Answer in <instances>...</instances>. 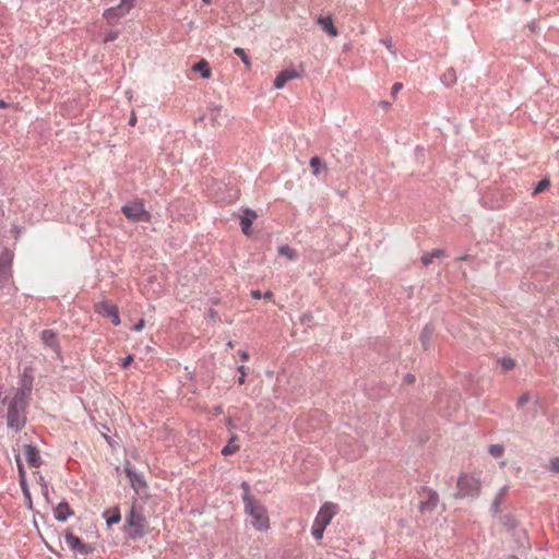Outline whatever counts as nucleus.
<instances>
[{
    "instance_id": "obj_1",
    "label": "nucleus",
    "mask_w": 559,
    "mask_h": 559,
    "mask_svg": "<svg viewBox=\"0 0 559 559\" xmlns=\"http://www.w3.org/2000/svg\"><path fill=\"white\" fill-rule=\"evenodd\" d=\"M33 389V379L23 374L20 388L8 402L7 425L9 428L21 431L26 425L28 399Z\"/></svg>"
},
{
    "instance_id": "obj_8",
    "label": "nucleus",
    "mask_w": 559,
    "mask_h": 559,
    "mask_svg": "<svg viewBox=\"0 0 559 559\" xmlns=\"http://www.w3.org/2000/svg\"><path fill=\"white\" fill-rule=\"evenodd\" d=\"M418 495L423 498L418 504L419 512L425 513L436 510L439 503V495L435 489L421 486L418 490Z\"/></svg>"
},
{
    "instance_id": "obj_52",
    "label": "nucleus",
    "mask_w": 559,
    "mask_h": 559,
    "mask_svg": "<svg viewBox=\"0 0 559 559\" xmlns=\"http://www.w3.org/2000/svg\"><path fill=\"white\" fill-rule=\"evenodd\" d=\"M264 298H271L273 296V293L271 290H267L265 292L263 295H262Z\"/></svg>"
},
{
    "instance_id": "obj_9",
    "label": "nucleus",
    "mask_w": 559,
    "mask_h": 559,
    "mask_svg": "<svg viewBox=\"0 0 559 559\" xmlns=\"http://www.w3.org/2000/svg\"><path fill=\"white\" fill-rule=\"evenodd\" d=\"M94 310L96 313L105 318H108L115 326L119 325L121 322L118 307L114 304L108 302L107 300H102L95 304Z\"/></svg>"
},
{
    "instance_id": "obj_35",
    "label": "nucleus",
    "mask_w": 559,
    "mask_h": 559,
    "mask_svg": "<svg viewBox=\"0 0 559 559\" xmlns=\"http://www.w3.org/2000/svg\"><path fill=\"white\" fill-rule=\"evenodd\" d=\"M549 468L555 473H559V457H554L550 460Z\"/></svg>"
},
{
    "instance_id": "obj_19",
    "label": "nucleus",
    "mask_w": 559,
    "mask_h": 559,
    "mask_svg": "<svg viewBox=\"0 0 559 559\" xmlns=\"http://www.w3.org/2000/svg\"><path fill=\"white\" fill-rule=\"evenodd\" d=\"M433 333H435V328L431 324H426L424 326L423 331L420 332L419 341L425 350H428V348L430 346V341L433 336Z\"/></svg>"
},
{
    "instance_id": "obj_34",
    "label": "nucleus",
    "mask_w": 559,
    "mask_h": 559,
    "mask_svg": "<svg viewBox=\"0 0 559 559\" xmlns=\"http://www.w3.org/2000/svg\"><path fill=\"white\" fill-rule=\"evenodd\" d=\"M246 367L243 365L239 366L238 367V372L240 373L239 378H238V383L239 384H243L246 382Z\"/></svg>"
},
{
    "instance_id": "obj_5",
    "label": "nucleus",
    "mask_w": 559,
    "mask_h": 559,
    "mask_svg": "<svg viewBox=\"0 0 559 559\" xmlns=\"http://www.w3.org/2000/svg\"><path fill=\"white\" fill-rule=\"evenodd\" d=\"M13 258V252L8 248H4L0 253V292L7 289L8 294L11 292Z\"/></svg>"
},
{
    "instance_id": "obj_32",
    "label": "nucleus",
    "mask_w": 559,
    "mask_h": 559,
    "mask_svg": "<svg viewBox=\"0 0 559 559\" xmlns=\"http://www.w3.org/2000/svg\"><path fill=\"white\" fill-rule=\"evenodd\" d=\"M16 464H17V468H19V475H20V478H21L20 483H21V485H24L25 481H26V473H25L23 463H22V461H21L19 455L16 456Z\"/></svg>"
},
{
    "instance_id": "obj_4",
    "label": "nucleus",
    "mask_w": 559,
    "mask_h": 559,
    "mask_svg": "<svg viewBox=\"0 0 559 559\" xmlns=\"http://www.w3.org/2000/svg\"><path fill=\"white\" fill-rule=\"evenodd\" d=\"M335 509L336 506L330 502H326L321 507L311 528V534L316 540L323 537L325 527L331 523L334 514L336 513Z\"/></svg>"
},
{
    "instance_id": "obj_28",
    "label": "nucleus",
    "mask_w": 559,
    "mask_h": 559,
    "mask_svg": "<svg viewBox=\"0 0 559 559\" xmlns=\"http://www.w3.org/2000/svg\"><path fill=\"white\" fill-rule=\"evenodd\" d=\"M234 52H235V55H237L242 60V62L245 63L247 69L251 68V60H250L249 56L247 55V52L245 51L243 48L236 47L234 49Z\"/></svg>"
},
{
    "instance_id": "obj_50",
    "label": "nucleus",
    "mask_w": 559,
    "mask_h": 559,
    "mask_svg": "<svg viewBox=\"0 0 559 559\" xmlns=\"http://www.w3.org/2000/svg\"><path fill=\"white\" fill-rule=\"evenodd\" d=\"M241 487L245 489L243 495H246L247 492L250 495V487L246 481L242 483Z\"/></svg>"
},
{
    "instance_id": "obj_62",
    "label": "nucleus",
    "mask_w": 559,
    "mask_h": 559,
    "mask_svg": "<svg viewBox=\"0 0 559 559\" xmlns=\"http://www.w3.org/2000/svg\"><path fill=\"white\" fill-rule=\"evenodd\" d=\"M509 559H519V558H516V557L512 556V557H510Z\"/></svg>"
},
{
    "instance_id": "obj_42",
    "label": "nucleus",
    "mask_w": 559,
    "mask_h": 559,
    "mask_svg": "<svg viewBox=\"0 0 559 559\" xmlns=\"http://www.w3.org/2000/svg\"><path fill=\"white\" fill-rule=\"evenodd\" d=\"M403 85L402 83H394L393 86H392V90H391V93L393 96H395L401 90H402Z\"/></svg>"
},
{
    "instance_id": "obj_22",
    "label": "nucleus",
    "mask_w": 559,
    "mask_h": 559,
    "mask_svg": "<svg viewBox=\"0 0 559 559\" xmlns=\"http://www.w3.org/2000/svg\"><path fill=\"white\" fill-rule=\"evenodd\" d=\"M192 70L199 72L203 79H209L212 74L210 64L205 59H201L199 62L194 63Z\"/></svg>"
},
{
    "instance_id": "obj_60",
    "label": "nucleus",
    "mask_w": 559,
    "mask_h": 559,
    "mask_svg": "<svg viewBox=\"0 0 559 559\" xmlns=\"http://www.w3.org/2000/svg\"><path fill=\"white\" fill-rule=\"evenodd\" d=\"M214 314H216V312L214 310H211V317H214Z\"/></svg>"
},
{
    "instance_id": "obj_49",
    "label": "nucleus",
    "mask_w": 559,
    "mask_h": 559,
    "mask_svg": "<svg viewBox=\"0 0 559 559\" xmlns=\"http://www.w3.org/2000/svg\"><path fill=\"white\" fill-rule=\"evenodd\" d=\"M251 297L255 299H260L262 297V294L260 290H251Z\"/></svg>"
},
{
    "instance_id": "obj_56",
    "label": "nucleus",
    "mask_w": 559,
    "mask_h": 559,
    "mask_svg": "<svg viewBox=\"0 0 559 559\" xmlns=\"http://www.w3.org/2000/svg\"><path fill=\"white\" fill-rule=\"evenodd\" d=\"M7 106V104L4 103V100H0V108H4Z\"/></svg>"
},
{
    "instance_id": "obj_2",
    "label": "nucleus",
    "mask_w": 559,
    "mask_h": 559,
    "mask_svg": "<svg viewBox=\"0 0 559 559\" xmlns=\"http://www.w3.org/2000/svg\"><path fill=\"white\" fill-rule=\"evenodd\" d=\"M245 511L251 518L252 526L258 531H266L270 527V520L265 507L252 498L248 492L242 497Z\"/></svg>"
},
{
    "instance_id": "obj_21",
    "label": "nucleus",
    "mask_w": 559,
    "mask_h": 559,
    "mask_svg": "<svg viewBox=\"0 0 559 559\" xmlns=\"http://www.w3.org/2000/svg\"><path fill=\"white\" fill-rule=\"evenodd\" d=\"M103 516L105 518L108 526L117 524L121 520L120 510L117 507L106 510L103 513Z\"/></svg>"
},
{
    "instance_id": "obj_18",
    "label": "nucleus",
    "mask_w": 559,
    "mask_h": 559,
    "mask_svg": "<svg viewBox=\"0 0 559 559\" xmlns=\"http://www.w3.org/2000/svg\"><path fill=\"white\" fill-rule=\"evenodd\" d=\"M508 486H503L498 491L492 504H491V512L493 515H497L501 512V506L504 502L506 496L508 493Z\"/></svg>"
},
{
    "instance_id": "obj_3",
    "label": "nucleus",
    "mask_w": 559,
    "mask_h": 559,
    "mask_svg": "<svg viewBox=\"0 0 559 559\" xmlns=\"http://www.w3.org/2000/svg\"><path fill=\"white\" fill-rule=\"evenodd\" d=\"M456 488V498L476 499L481 490L480 479L474 475L461 474L457 479Z\"/></svg>"
},
{
    "instance_id": "obj_30",
    "label": "nucleus",
    "mask_w": 559,
    "mask_h": 559,
    "mask_svg": "<svg viewBox=\"0 0 559 559\" xmlns=\"http://www.w3.org/2000/svg\"><path fill=\"white\" fill-rule=\"evenodd\" d=\"M499 362H500L501 367L507 371L512 370L515 367V361L511 357H504V358L500 359Z\"/></svg>"
},
{
    "instance_id": "obj_58",
    "label": "nucleus",
    "mask_w": 559,
    "mask_h": 559,
    "mask_svg": "<svg viewBox=\"0 0 559 559\" xmlns=\"http://www.w3.org/2000/svg\"><path fill=\"white\" fill-rule=\"evenodd\" d=\"M227 346L231 348L234 346L233 342H228Z\"/></svg>"
},
{
    "instance_id": "obj_10",
    "label": "nucleus",
    "mask_w": 559,
    "mask_h": 559,
    "mask_svg": "<svg viewBox=\"0 0 559 559\" xmlns=\"http://www.w3.org/2000/svg\"><path fill=\"white\" fill-rule=\"evenodd\" d=\"M64 542L74 554L86 556L94 551V547L92 545L83 543L81 538L72 532H67L64 534Z\"/></svg>"
},
{
    "instance_id": "obj_16",
    "label": "nucleus",
    "mask_w": 559,
    "mask_h": 559,
    "mask_svg": "<svg viewBox=\"0 0 559 559\" xmlns=\"http://www.w3.org/2000/svg\"><path fill=\"white\" fill-rule=\"evenodd\" d=\"M55 519L59 522H66L70 516L73 515V511L70 508L69 503L66 501H61L55 508Z\"/></svg>"
},
{
    "instance_id": "obj_48",
    "label": "nucleus",
    "mask_w": 559,
    "mask_h": 559,
    "mask_svg": "<svg viewBox=\"0 0 559 559\" xmlns=\"http://www.w3.org/2000/svg\"><path fill=\"white\" fill-rule=\"evenodd\" d=\"M379 106L382 109L386 110V109H389L391 107V104L389 102H386V100H382V102L379 103Z\"/></svg>"
},
{
    "instance_id": "obj_31",
    "label": "nucleus",
    "mask_w": 559,
    "mask_h": 559,
    "mask_svg": "<svg viewBox=\"0 0 559 559\" xmlns=\"http://www.w3.org/2000/svg\"><path fill=\"white\" fill-rule=\"evenodd\" d=\"M488 452L495 457H500L504 452V448L501 444H491Z\"/></svg>"
},
{
    "instance_id": "obj_20",
    "label": "nucleus",
    "mask_w": 559,
    "mask_h": 559,
    "mask_svg": "<svg viewBox=\"0 0 559 559\" xmlns=\"http://www.w3.org/2000/svg\"><path fill=\"white\" fill-rule=\"evenodd\" d=\"M124 472H126L127 476L129 477L133 488L138 489V487L145 486V481L143 480V478L140 475H138L135 473L133 467H131L130 465H127L124 467Z\"/></svg>"
},
{
    "instance_id": "obj_29",
    "label": "nucleus",
    "mask_w": 559,
    "mask_h": 559,
    "mask_svg": "<svg viewBox=\"0 0 559 559\" xmlns=\"http://www.w3.org/2000/svg\"><path fill=\"white\" fill-rule=\"evenodd\" d=\"M550 186V181L547 178L542 179L535 187L533 194L536 195L538 193H542Z\"/></svg>"
},
{
    "instance_id": "obj_44",
    "label": "nucleus",
    "mask_w": 559,
    "mask_h": 559,
    "mask_svg": "<svg viewBox=\"0 0 559 559\" xmlns=\"http://www.w3.org/2000/svg\"><path fill=\"white\" fill-rule=\"evenodd\" d=\"M144 325H145L144 320H140V321L134 325V328H133V329H134V331L139 332V331H141V330L144 328Z\"/></svg>"
},
{
    "instance_id": "obj_14",
    "label": "nucleus",
    "mask_w": 559,
    "mask_h": 559,
    "mask_svg": "<svg viewBox=\"0 0 559 559\" xmlns=\"http://www.w3.org/2000/svg\"><path fill=\"white\" fill-rule=\"evenodd\" d=\"M24 455L31 467H39L41 459L38 449L33 444L24 445Z\"/></svg>"
},
{
    "instance_id": "obj_38",
    "label": "nucleus",
    "mask_w": 559,
    "mask_h": 559,
    "mask_svg": "<svg viewBox=\"0 0 559 559\" xmlns=\"http://www.w3.org/2000/svg\"><path fill=\"white\" fill-rule=\"evenodd\" d=\"M433 258L430 253H426L421 257V263L425 266H428L430 263H432Z\"/></svg>"
},
{
    "instance_id": "obj_27",
    "label": "nucleus",
    "mask_w": 559,
    "mask_h": 559,
    "mask_svg": "<svg viewBox=\"0 0 559 559\" xmlns=\"http://www.w3.org/2000/svg\"><path fill=\"white\" fill-rule=\"evenodd\" d=\"M500 521H501L502 525L509 531H512L518 526L516 520L510 514L502 515L500 518Z\"/></svg>"
},
{
    "instance_id": "obj_33",
    "label": "nucleus",
    "mask_w": 559,
    "mask_h": 559,
    "mask_svg": "<svg viewBox=\"0 0 559 559\" xmlns=\"http://www.w3.org/2000/svg\"><path fill=\"white\" fill-rule=\"evenodd\" d=\"M531 401V394L528 392H525L520 395L516 402V406L519 408L523 407L525 404H527Z\"/></svg>"
},
{
    "instance_id": "obj_24",
    "label": "nucleus",
    "mask_w": 559,
    "mask_h": 559,
    "mask_svg": "<svg viewBox=\"0 0 559 559\" xmlns=\"http://www.w3.org/2000/svg\"><path fill=\"white\" fill-rule=\"evenodd\" d=\"M238 437L236 435H231V437L228 440V443L222 449L223 455H231L239 450V445L235 443Z\"/></svg>"
},
{
    "instance_id": "obj_45",
    "label": "nucleus",
    "mask_w": 559,
    "mask_h": 559,
    "mask_svg": "<svg viewBox=\"0 0 559 559\" xmlns=\"http://www.w3.org/2000/svg\"><path fill=\"white\" fill-rule=\"evenodd\" d=\"M7 404V397H4L3 400L0 399V417L3 415L4 413V406Z\"/></svg>"
},
{
    "instance_id": "obj_57",
    "label": "nucleus",
    "mask_w": 559,
    "mask_h": 559,
    "mask_svg": "<svg viewBox=\"0 0 559 559\" xmlns=\"http://www.w3.org/2000/svg\"><path fill=\"white\" fill-rule=\"evenodd\" d=\"M41 486H43V490H45V491L47 492V491H48V489H47V484H46V483H43V484H41Z\"/></svg>"
},
{
    "instance_id": "obj_41",
    "label": "nucleus",
    "mask_w": 559,
    "mask_h": 559,
    "mask_svg": "<svg viewBox=\"0 0 559 559\" xmlns=\"http://www.w3.org/2000/svg\"><path fill=\"white\" fill-rule=\"evenodd\" d=\"M132 361H133V356L128 355L127 357L123 358V360L121 362V367L127 368L131 365Z\"/></svg>"
},
{
    "instance_id": "obj_11",
    "label": "nucleus",
    "mask_w": 559,
    "mask_h": 559,
    "mask_svg": "<svg viewBox=\"0 0 559 559\" xmlns=\"http://www.w3.org/2000/svg\"><path fill=\"white\" fill-rule=\"evenodd\" d=\"M133 8V0H121L117 7L105 10L103 16L108 21H116L130 12Z\"/></svg>"
},
{
    "instance_id": "obj_13",
    "label": "nucleus",
    "mask_w": 559,
    "mask_h": 559,
    "mask_svg": "<svg viewBox=\"0 0 559 559\" xmlns=\"http://www.w3.org/2000/svg\"><path fill=\"white\" fill-rule=\"evenodd\" d=\"M40 338L45 346L51 348L58 356H60L61 349L57 338V333L52 330H44L40 334Z\"/></svg>"
},
{
    "instance_id": "obj_26",
    "label": "nucleus",
    "mask_w": 559,
    "mask_h": 559,
    "mask_svg": "<svg viewBox=\"0 0 559 559\" xmlns=\"http://www.w3.org/2000/svg\"><path fill=\"white\" fill-rule=\"evenodd\" d=\"M278 254L287 258L293 261L297 259V252L295 249L290 248L288 245H281L277 249Z\"/></svg>"
},
{
    "instance_id": "obj_23",
    "label": "nucleus",
    "mask_w": 559,
    "mask_h": 559,
    "mask_svg": "<svg viewBox=\"0 0 559 559\" xmlns=\"http://www.w3.org/2000/svg\"><path fill=\"white\" fill-rule=\"evenodd\" d=\"M309 165L312 169V175L316 177H319L321 171L326 169L325 163L319 156L311 157Z\"/></svg>"
},
{
    "instance_id": "obj_7",
    "label": "nucleus",
    "mask_w": 559,
    "mask_h": 559,
    "mask_svg": "<svg viewBox=\"0 0 559 559\" xmlns=\"http://www.w3.org/2000/svg\"><path fill=\"white\" fill-rule=\"evenodd\" d=\"M121 212L130 222L133 223H150L152 221V214L145 210L142 200H136L132 203L124 204L121 207Z\"/></svg>"
},
{
    "instance_id": "obj_25",
    "label": "nucleus",
    "mask_w": 559,
    "mask_h": 559,
    "mask_svg": "<svg viewBox=\"0 0 559 559\" xmlns=\"http://www.w3.org/2000/svg\"><path fill=\"white\" fill-rule=\"evenodd\" d=\"M442 83L450 87L456 83V72L453 68L448 69L441 76Z\"/></svg>"
},
{
    "instance_id": "obj_40",
    "label": "nucleus",
    "mask_w": 559,
    "mask_h": 559,
    "mask_svg": "<svg viewBox=\"0 0 559 559\" xmlns=\"http://www.w3.org/2000/svg\"><path fill=\"white\" fill-rule=\"evenodd\" d=\"M415 380H416V378H415L414 374L407 373V374L404 376L403 382L405 384H413L415 382Z\"/></svg>"
},
{
    "instance_id": "obj_53",
    "label": "nucleus",
    "mask_w": 559,
    "mask_h": 559,
    "mask_svg": "<svg viewBox=\"0 0 559 559\" xmlns=\"http://www.w3.org/2000/svg\"><path fill=\"white\" fill-rule=\"evenodd\" d=\"M214 412H215V414H221V413H223V407L222 406H217V407L214 408Z\"/></svg>"
},
{
    "instance_id": "obj_39",
    "label": "nucleus",
    "mask_w": 559,
    "mask_h": 559,
    "mask_svg": "<svg viewBox=\"0 0 559 559\" xmlns=\"http://www.w3.org/2000/svg\"><path fill=\"white\" fill-rule=\"evenodd\" d=\"M431 257L435 258H443L445 257V251L442 249H435L430 252Z\"/></svg>"
},
{
    "instance_id": "obj_46",
    "label": "nucleus",
    "mask_w": 559,
    "mask_h": 559,
    "mask_svg": "<svg viewBox=\"0 0 559 559\" xmlns=\"http://www.w3.org/2000/svg\"><path fill=\"white\" fill-rule=\"evenodd\" d=\"M239 356L242 361H247L249 359V354L246 350H240Z\"/></svg>"
},
{
    "instance_id": "obj_51",
    "label": "nucleus",
    "mask_w": 559,
    "mask_h": 559,
    "mask_svg": "<svg viewBox=\"0 0 559 559\" xmlns=\"http://www.w3.org/2000/svg\"><path fill=\"white\" fill-rule=\"evenodd\" d=\"M382 43H383L388 48H391V43H392V40H391V39H382Z\"/></svg>"
},
{
    "instance_id": "obj_12",
    "label": "nucleus",
    "mask_w": 559,
    "mask_h": 559,
    "mask_svg": "<svg viewBox=\"0 0 559 559\" xmlns=\"http://www.w3.org/2000/svg\"><path fill=\"white\" fill-rule=\"evenodd\" d=\"M302 73L296 69H285L276 75L274 80V87L276 90H282L288 81L299 79Z\"/></svg>"
},
{
    "instance_id": "obj_61",
    "label": "nucleus",
    "mask_w": 559,
    "mask_h": 559,
    "mask_svg": "<svg viewBox=\"0 0 559 559\" xmlns=\"http://www.w3.org/2000/svg\"><path fill=\"white\" fill-rule=\"evenodd\" d=\"M523 1H524L525 3H528V2H531L532 0H523Z\"/></svg>"
},
{
    "instance_id": "obj_47",
    "label": "nucleus",
    "mask_w": 559,
    "mask_h": 559,
    "mask_svg": "<svg viewBox=\"0 0 559 559\" xmlns=\"http://www.w3.org/2000/svg\"><path fill=\"white\" fill-rule=\"evenodd\" d=\"M135 122H136V115H135V112H134V111H132V112H131V116H130V118H129V124H130V126H134V124H135Z\"/></svg>"
},
{
    "instance_id": "obj_36",
    "label": "nucleus",
    "mask_w": 559,
    "mask_h": 559,
    "mask_svg": "<svg viewBox=\"0 0 559 559\" xmlns=\"http://www.w3.org/2000/svg\"><path fill=\"white\" fill-rule=\"evenodd\" d=\"M21 487H22L24 496L26 497V499L28 501V507L31 508L32 507V498H31V493H29V490L27 487V483L25 481V484L21 485Z\"/></svg>"
},
{
    "instance_id": "obj_15",
    "label": "nucleus",
    "mask_w": 559,
    "mask_h": 559,
    "mask_svg": "<svg viewBox=\"0 0 559 559\" xmlns=\"http://www.w3.org/2000/svg\"><path fill=\"white\" fill-rule=\"evenodd\" d=\"M257 218V213L251 209H245L243 214L240 217V227L245 235H251V226L253 221Z\"/></svg>"
},
{
    "instance_id": "obj_59",
    "label": "nucleus",
    "mask_w": 559,
    "mask_h": 559,
    "mask_svg": "<svg viewBox=\"0 0 559 559\" xmlns=\"http://www.w3.org/2000/svg\"><path fill=\"white\" fill-rule=\"evenodd\" d=\"M204 3L209 4L211 3V0H202Z\"/></svg>"
},
{
    "instance_id": "obj_55",
    "label": "nucleus",
    "mask_w": 559,
    "mask_h": 559,
    "mask_svg": "<svg viewBox=\"0 0 559 559\" xmlns=\"http://www.w3.org/2000/svg\"><path fill=\"white\" fill-rule=\"evenodd\" d=\"M468 259H469V255H465V257H461V258H459V260H462V261H466V260H468Z\"/></svg>"
},
{
    "instance_id": "obj_6",
    "label": "nucleus",
    "mask_w": 559,
    "mask_h": 559,
    "mask_svg": "<svg viewBox=\"0 0 559 559\" xmlns=\"http://www.w3.org/2000/svg\"><path fill=\"white\" fill-rule=\"evenodd\" d=\"M127 525L129 527L128 534L132 539L142 538L146 533V518L142 514L141 509L136 508L135 504L131 507L127 516Z\"/></svg>"
},
{
    "instance_id": "obj_17",
    "label": "nucleus",
    "mask_w": 559,
    "mask_h": 559,
    "mask_svg": "<svg viewBox=\"0 0 559 559\" xmlns=\"http://www.w3.org/2000/svg\"><path fill=\"white\" fill-rule=\"evenodd\" d=\"M318 23L321 25L322 29L330 36L335 37L338 35L337 28L333 24V20L331 16H322L318 17Z\"/></svg>"
},
{
    "instance_id": "obj_54",
    "label": "nucleus",
    "mask_w": 559,
    "mask_h": 559,
    "mask_svg": "<svg viewBox=\"0 0 559 559\" xmlns=\"http://www.w3.org/2000/svg\"><path fill=\"white\" fill-rule=\"evenodd\" d=\"M226 424L229 428L234 427L231 418H227Z\"/></svg>"
},
{
    "instance_id": "obj_37",
    "label": "nucleus",
    "mask_w": 559,
    "mask_h": 559,
    "mask_svg": "<svg viewBox=\"0 0 559 559\" xmlns=\"http://www.w3.org/2000/svg\"><path fill=\"white\" fill-rule=\"evenodd\" d=\"M118 38V32H110L104 37V43L114 41Z\"/></svg>"
},
{
    "instance_id": "obj_43",
    "label": "nucleus",
    "mask_w": 559,
    "mask_h": 559,
    "mask_svg": "<svg viewBox=\"0 0 559 559\" xmlns=\"http://www.w3.org/2000/svg\"><path fill=\"white\" fill-rule=\"evenodd\" d=\"M301 323H309L312 321V314L311 313H304L300 318Z\"/></svg>"
}]
</instances>
